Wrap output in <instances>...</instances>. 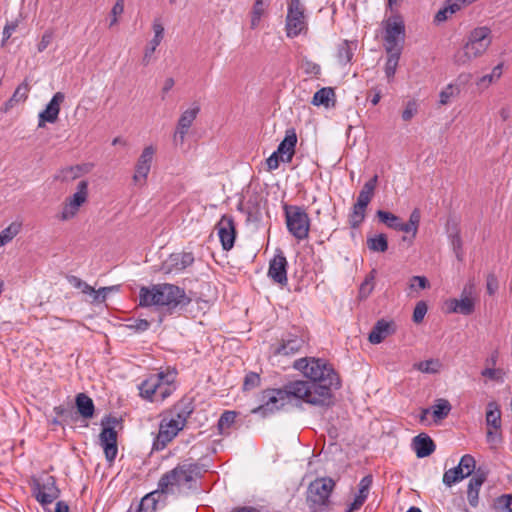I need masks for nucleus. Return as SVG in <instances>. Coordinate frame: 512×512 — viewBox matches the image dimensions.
I'll return each mask as SVG.
<instances>
[{
	"label": "nucleus",
	"instance_id": "1",
	"mask_svg": "<svg viewBox=\"0 0 512 512\" xmlns=\"http://www.w3.org/2000/svg\"><path fill=\"white\" fill-rule=\"evenodd\" d=\"M201 474L202 466L191 459L178 463L160 477L157 490L146 494L138 503L132 504L127 512H156L163 494L186 493L195 486Z\"/></svg>",
	"mask_w": 512,
	"mask_h": 512
},
{
	"label": "nucleus",
	"instance_id": "2",
	"mask_svg": "<svg viewBox=\"0 0 512 512\" xmlns=\"http://www.w3.org/2000/svg\"><path fill=\"white\" fill-rule=\"evenodd\" d=\"M191 298L185 290L170 283L155 284L151 287H141L139 291V305L141 307H163L173 312L189 305Z\"/></svg>",
	"mask_w": 512,
	"mask_h": 512
},
{
	"label": "nucleus",
	"instance_id": "3",
	"mask_svg": "<svg viewBox=\"0 0 512 512\" xmlns=\"http://www.w3.org/2000/svg\"><path fill=\"white\" fill-rule=\"evenodd\" d=\"M293 368L301 372L315 387H325L329 393L341 386L338 374L324 359L303 357L294 361Z\"/></svg>",
	"mask_w": 512,
	"mask_h": 512
},
{
	"label": "nucleus",
	"instance_id": "4",
	"mask_svg": "<svg viewBox=\"0 0 512 512\" xmlns=\"http://www.w3.org/2000/svg\"><path fill=\"white\" fill-rule=\"evenodd\" d=\"M492 43V31L488 26H478L472 29L462 46L453 56L458 66H466L473 60L482 57Z\"/></svg>",
	"mask_w": 512,
	"mask_h": 512
},
{
	"label": "nucleus",
	"instance_id": "5",
	"mask_svg": "<svg viewBox=\"0 0 512 512\" xmlns=\"http://www.w3.org/2000/svg\"><path fill=\"white\" fill-rule=\"evenodd\" d=\"M176 371L166 369L149 375L140 385V396L150 402H163L176 390Z\"/></svg>",
	"mask_w": 512,
	"mask_h": 512
},
{
	"label": "nucleus",
	"instance_id": "6",
	"mask_svg": "<svg viewBox=\"0 0 512 512\" xmlns=\"http://www.w3.org/2000/svg\"><path fill=\"white\" fill-rule=\"evenodd\" d=\"M191 413L192 410L189 407L180 408L177 405L164 414L159 423V432L153 441V450H163L185 427Z\"/></svg>",
	"mask_w": 512,
	"mask_h": 512
},
{
	"label": "nucleus",
	"instance_id": "7",
	"mask_svg": "<svg viewBox=\"0 0 512 512\" xmlns=\"http://www.w3.org/2000/svg\"><path fill=\"white\" fill-rule=\"evenodd\" d=\"M287 401L296 399L313 406H329L332 403L333 393L325 387H315L309 381L295 380L283 386Z\"/></svg>",
	"mask_w": 512,
	"mask_h": 512
},
{
	"label": "nucleus",
	"instance_id": "8",
	"mask_svg": "<svg viewBox=\"0 0 512 512\" xmlns=\"http://www.w3.org/2000/svg\"><path fill=\"white\" fill-rule=\"evenodd\" d=\"M283 211L288 232L298 241L306 239L310 230V218L306 210L301 206L284 204Z\"/></svg>",
	"mask_w": 512,
	"mask_h": 512
},
{
	"label": "nucleus",
	"instance_id": "9",
	"mask_svg": "<svg viewBox=\"0 0 512 512\" xmlns=\"http://www.w3.org/2000/svg\"><path fill=\"white\" fill-rule=\"evenodd\" d=\"M334 485L331 478L316 479L310 484L307 502L313 512H324L327 509Z\"/></svg>",
	"mask_w": 512,
	"mask_h": 512
},
{
	"label": "nucleus",
	"instance_id": "10",
	"mask_svg": "<svg viewBox=\"0 0 512 512\" xmlns=\"http://www.w3.org/2000/svg\"><path fill=\"white\" fill-rule=\"evenodd\" d=\"M285 31L288 38H295L308 31L305 8L300 0H290L288 3Z\"/></svg>",
	"mask_w": 512,
	"mask_h": 512
},
{
	"label": "nucleus",
	"instance_id": "11",
	"mask_svg": "<svg viewBox=\"0 0 512 512\" xmlns=\"http://www.w3.org/2000/svg\"><path fill=\"white\" fill-rule=\"evenodd\" d=\"M88 186L87 180L78 182L76 191L68 196L62 204L61 211L57 216L60 221H69L77 216L80 208L88 201Z\"/></svg>",
	"mask_w": 512,
	"mask_h": 512
},
{
	"label": "nucleus",
	"instance_id": "12",
	"mask_svg": "<svg viewBox=\"0 0 512 512\" xmlns=\"http://www.w3.org/2000/svg\"><path fill=\"white\" fill-rule=\"evenodd\" d=\"M405 25L401 18L388 19L384 24V48L386 52H402Z\"/></svg>",
	"mask_w": 512,
	"mask_h": 512
},
{
	"label": "nucleus",
	"instance_id": "13",
	"mask_svg": "<svg viewBox=\"0 0 512 512\" xmlns=\"http://www.w3.org/2000/svg\"><path fill=\"white\" fill-rule=\"evenodd\" d=\"M31 490L33 496L42 506L53 503L60 495L56 480L51 475L32 479Z\"/></svg>",
	"mask_w": 512,
	"mask_h": 512
},
{
	"label": "nucleus",
	"instance_id": "14",
	"mask_svg": "<svg viewBox=\"0 0 512 512\" xmlns=\"http://www.w3.org/2000/svg\"><path fill=\"white\" fill-rule=\"evenodd\" d=\"M260 401L261 404L252 409V413L260 414L262 416H266L280 410L288 402L287 394H285L283 387L280 389L264 390L261 393Z\"/></svg>",
	"mask_w": 512,
	"mask_h": 512
},
{
	"label": "nucleus",
	"instance_id": "15",
	"mask_svg": "<svg viewBox=\"0 0 512 512\" xmlns=\"http://www.w3.org/2000/svg\"><path fill=\"white\" fill-rule=\"evenodd\" d=\"M476 468L475 458L470 454H465L461 457L459 464L444 472L443 483L451 487L452 485L462 481L463 479L472 475Z\"/></svg>",
	"mask_w": 512,
	"mask_h": 512
},
{
	"label": "nucleus",
	"instance_id": "16",
	"mask_svg": "<svg viewBox=\"0 0 512 512\" xmlns=\"http://www.w3.org/2000/svg\"><path fill=\"white\" fill-rule=\"evenodd\" d=\"M156 152L157 148L152 144L143 148L135 163L134 174L132 177L136 184L140 186L146 184Z\"/></svg>",
	"mask_w": 512,
	"mask_h": 512
},
{
	"label": "nucleus",
	"instance_id": "17",
	"mask_svg": "<svg viewBox=\"0 0 512 512\" xmlns=\"http://www.w3.org/2000/svg\"><path fill=\"white\" fill-rule=\"evenodd\" d=\"M199 112L200 106L194 103L181 113L173 135V141L176 145L184 144L186 135L188 134L189 129L197 118Z\"/></svg>",
	"mask_w": 512,
	"mask_h": 512
},
{
	"label": "nucleus",
	"instance_id": "18",
	"mask_svg": "<svg viewBox=\"0 0 512 512\" xmlns=\"http://www.w3.org/2000/svg\"><path fill=\"white\" fill-rule=\"evenodd\" d=\"M287 266L288 263L284 253L281 250H277L269 262L268 277L281 286L287 285Z\"/></svg>",
	"mask_w": 512,
	"mask_h": 512
},
{
	"label": "nucleus",
	"instance_id": "19",
	"mask_svg": "<svg viewBox=\"0 0 512 512\" xmlns=\"http://www.w3.org/2000/svg\"><path fill=\"white\" fill-rule=\"evenodd\" d=\"M194 262V256L191 252L173 253L161 266L165 274H179Z\"/></svg>",
	"mask_w": 512,
	"mask_h": 512
},
{
	"label": "nucleus",
	"instance_id": "20",
	"mask_svg": "<svg viewBox=\"0 0 512 512\" xmlns=\"http://www.w3.org/2000/svg\"><path fill=\"white\" fill-rule=\"evenodd\" d=\"M65 100L63 92H56L46 105L45 109L38 115V127H45L46 123H55L58 120L61 105Z\"/></svg>",
	"mask_w": 512,
	"mask_h": 512
},
{
	"label": "nucleus",
	"instance_id": "21",
	"mask_svg": "<svg viewBox=\"0 0 512 512\" xmlns=\"http://www.w3.org/2000/svg\"><path fill=\"white\" fill-rule=\"evenodd\" d=\"M217 233L222 245V248L229 251L235 242L236 230L232 216L223 215L217 223Z\"/></svg>",
	"mask_w": 512,
	"mask_h": 512
},
{
	"label": "nucleus",
	"instance_id": "22",
	"mask_svg": "<svg viewBox=\"0 0 512 512\" xmlns=\"http://www.w3.org/2000/svg\"><path fill=\"white\" fill-rule=\"evenodd\" d=\"M99 438L106 459L110 463L113 462L118 453L116 431L112 427H104L100 433Z\"/></svg>",
	"mask_w": 512,
	"mask_h": 512
},
{
	"label": "nucleus",
	"instance_id": "23",
	"mask_svg": "<svg viewBox=\"0 0 512 512\" xmlns=\"http://www.w3.org/2000/svg\"><path fill=\"white\" fill-rule=\"evenodd\" d=\"M303 338L292 335L282 340V343L274 348L272 358L279 356H292L298 353L304 346Z\"/></svg>",
	"mask_w": 512,
	"mask_h": 512
},
{
	"label": "nucleus",
	"instance_id": "24",
	"mask_svg": "<svg viewBox=\"0 0 512 512\" xmlns=\"http://www.w3.org/2000/svg\"><path fill=\"white\" fill-rule=\"evenodd\" d=\"M486 478L487 473L479 468L469 480L467 486V499L472 507H476L478 505L479 492L483 483L486 481Z\"/></svg>",
	"mask_w": 512,
	"mask_h": 512
},
{
	"label": "nucleus",
	"instance_id": "25",
	"mask_svg": "<svg viewBox=\"0 0 512 512\" xmlns=\"http://www.w3.org/2000/svg\"><path fill=\"white\" fill-rule=\"evenodd\" d=\"M297 143V136L293 129L286 132L285 138L278 145L277 153L281 155L282 162H291Z\"/></svg>",
	"mask_w": 512,
	"mask_h": 512
},
{
	"label": "nucleus",
	"instance_id": "26",
	"mask_svg": "<svg viewBox=\"0 0 512 512\" xmlns=\"http://www.w3.org/2000/svg\"><path fill=\"white\" fill-rule=\"evenodd\" d=\"M412 446L418 458L428 457L436 448L431 437L425 433L415 436L412 441Z\"/></svg>",
	"mask_w": 512,
	"mask_h": 512
},
{
	"label": "nucleus",
	"instance_id": "27",
	"mask_svg": "<svg viewBox=\"0 0 512 512\" xmlns=\"http://www.w3.org/2000/svg\"><path fill=\"white\" fill-rule=\"evenodd\" d=\"M393 332V322L381 319L378 320L372 328L368 340L372 344H379Z\"/></svg>",
	"mask_w": 512,
	"mask_h": 512
},
{
	"label": "nucleus",
	"instance_id": "28",
	"mask_svg": "<svg viewBox=\"0 0 512 512\" xmlns=\"http://www.w3.org/2000/svg\"><path fill=\"white\" fill-rule=\"evenodd\" d=\"M474 1L475 0H447L444 7L436 13L434 21L437 23L444 22L464 6Z\"/></svg>",
	"mask_w": 512,
	"mask_h": 512
},
{
	"label": "nucleus",
	"instance_id": "29",
	"mask_svg": "<svg viewBox=\"0 0 512 512\" xmlns=\"http://www.w3.org/2000/svg\"><path fill=\"white\" fill-rule=\"evenodd\" d=\"M371 485H372V476L371 475H367L360 480L358 493L355 496L353 502L350 504V506L346 512H354V511L360 509V507L364 504V502L366 501V499L369 495Z\"/></svg>",
	"mask_w": 512,
	"mask_h": 512
},
{
	"label": "nucleus",
	"instance_id": "30",
	"mask_svg": "<svg viewBox=\"0 0 512 512\" xmlns=\"http://www.w3.org/2000/svg\"><path fill=\"white\" fill-rule=\"evenodd\" d=\"M475 289V285L473 282H470L465 285L461 298L458 299V308L459 314L462 315H470L474 312V300L471 297Z\"/></svg>",
	"mask_w": 512,
	"mask_h": 512
},
{
	"label": "nucleus",
	"instance_id": "31",
	"mask_svg": "<svg viewBox=\"0 0 512 512\" xmlns=\"http://www.w3.org/2000/svg\"><path fill=\"white\" fill-rule=\"evenodd\" d=\"M378 182V176L374 175L369 181H367L364 186L362 187L361 191L359 192V195L357 197L356 205H358V208H367L370 201L372 200L374 196V191L377 186Z\"/></svg>",
	"mask_w": 512,
	"mask_h": 512
},
{
	"label": "nucleus",
	"instance_id": "32",
	"mask_svg": "<svg viewBox=\"0 0 512 512\" xmlns=\"http://www.w3.org/2000/svg\"><path fill=\"white\" fill-rule=\"evenodd\" d=\"M75 403L79 414L83 418L89 419L93 417L95 406L93 400L88 395L85 393H79L76 396Z\"/></svg>",
	"mask_w": 512,
	"mask_h": 512
},
{
	"label": "nucleus",
	"instance_id": "33",
	"mask_svg": "<svg viewBox=\"0 0 512 512\" xmlns=\"http://www.w3.org/2000/svg\"><path fill=\"white\" fill-rule=\"evenodd\" d=\"M30 85L27 81L22 82L14 91L11 98L5 103V111L13 108L15 104L23 103L28 98Z\"/></svg>",
	"mask_w": 512,
	"mask_h": 512
},
{
	"label": "nucleus",
	"instance_id": "34",
	"mask_svg": "<svg viewBox=\"0 0 512 512\" xmlns=\"http://www.w3.org/2000/svg\"><path fill=\"white\" fill-rule=\"evenodd\" d=\"M451 409L452 406L447 399L439 398L435 400L430 410L432 412L434 421L440 422L449 415Z\"/></svg>",
	"mask_w": 512,
	"mask_h": 512
},
{
	"label": "nucleus",
	"instance_id": "35",
	"mask_svg": "<svg viewBox=\"0 0 512 512\" xmlns=\"http://www.w3.org/2000/svg\"><path fill=\"white\" fill-rule=\"evenodd\" d=\"M271 0H255L251 11V28L255 29L259 26L260 21L266 15Z\"/></svg>",
	"mask_w": 512,
	"mask_h": 512
},
{
	"label": "nucleus",
	"instance_id": "36",
	"mask_svg": "<svg viewBox=\"0 0 512 512\" xmlns=\"http://www.w3.org/2000/svg\"><path fill=\"white\" fill-rule=\"evenodd\" d=\"M486 424L494 430L501 428V411L496 402H489L487 405Z\"/></svg>",
	"mask_w": 512,
	"mask_h": 512
},
{
	"label": "nucleus",
	"instance_id": "37",
	"mask_svg": "<svg viewBox=\"0 0 512 512\" xmlns=\"http://www.w3.org/2000/svg\"><path fill=\"white\" fill-rule=\"evenodd\" d=\"M356 49V43L349 42L347 40L339 44L337 50V60L340 65H347L351 62L354 50Z\"/></svg>",
	"mask_w": 512,
	"mask_h": 512
},
{
	"label": "nucleus",
	"instance_id": "38",
	"mask_svg": "<svg viewBox=\"0 0 512 512\" xmlns=\"http://www.w3.org/2000/svg\"><path fill=\"white\" fill-rule=\"evenodd\" d=\"M503 67H504L503 63L497 64L492 69L491 73L483 75L482 77H480L477 80L476 85L478 87L482 88V89H486L491 84L496 83L501 78V76L503 74Z\"/></svg>",
	"mask_w": 512,
	"mask_h": 512
},
{
	"label": "nucleus",
	"instance_id": "39",
	"mask_svg": "<svg viewBox=\"0 0 512 512\" xmlns=\"http://www.w3.org/2000/svg\"><path fill=\"white\" fill-rule=\"evenodd\" d=\"M420 223V212L418 209H415L411 212L409 221L407 223L400 222L398 231H402L407 234H411L412 238H415L418 232V227Z\"/></svg>",
	"mask_w": 512,
	"mask_h": 512
},
{
	"label": "nucleus",
	"instance_id": "40",
	"mask_svg": "<svg viewBox=\"0 0 512 512\" xmlns=\"http://www.w3.org/2000/svg\"><path fill=\"white\" fill-rule=\"evenodd\" d=\"M387 59L384 72L388 82H392L398 67L399 59L402 52H386Z\"/></svg>",
	"mask_w": 512,
	"mask_h": 512
},
{
	"label": "nucleus",
	"instance_id": "41",
	"mask_svg": "<svg viewBox=\"0 0 512 512\" xmlns=\"http://www.w3.org/2000/svg\"><path fill=\"white\" fill-rule=\"evenodd\" d=\"M335 96V93H334V90L330 87H324V88H321L320 90H318L313 98H312V101L311 103L314 105V106H325V107H329L330 106V102L333 100Z\"/></svg>",
	"mask_w": 512,
	"mask_h": 512
},
{
	"label": "nucleus",
	"instance_id": "42",
	"mask_svg": "<svg viewBox=\"0 0 512 512\" xmlns=\"http://www.w3.org/2000/svg\"><path fill=\"white\" fill-rule=\"evenodd\" d=\"M367 247L372 252L384 253L388 249V240L385 234H377L367 238Z\"/></svg>",
	"mask_w": 512,
	"mask_h": 512
},
{
	"label": "nucleus",
	"instance_id": "43",
	"mask_svg": "<svg viewBox=\"0 0 512 512\" xmlns=\"http://www.w3.org/2000/svg\"><path fill=\"white\" fill-rule=\"evenodd\" d=\"M21 224L17 222L11 223L0 232V247L11 242L20 232Z\"/></svg>",
	"mask_w": 512,
	"mask_h": 512
},
{
	"label": "nucleus",
	"instance_id": "44",
	"mask_svg": "<svg viewBox=\"0 0 512 512\" xmlns=\"http://www.w3.org/2000/svg\"><path fill=\"white\" fill-rule=\"evenodd\" d=\"M442 364L438 359L421 361L414 365V368L422 373L436 374L441 370Z\"/></svg>",
	"mask_w": 512,
	"mask_h": 512
},
{
	"label": "nucleus",
	"instance_id": "45",
	"mask_svg": "<svg viewBox=\"0 0 512 512\" xmlns=\"http://www.w3.org/2000/svg\"><path fill=\"white\" fill-rule=\"evenodd\" d=\"M377 216L381 222L386 224L389 228L398 230L400 225V218L395 214L383 210L377 211Z\"/></svg>",
	"mask_w": 512,
	"mask_h": 512
},
{
	"label": "nucleus",
	"instance_id": "46",
	"mask_svg": "<svg viewBox=\"0 0 512 512\" xmlns=\"http://www.w3.org/2000/svg\"><path fill=\"white\" fill-rule=\"evenodd\" d=\"M162 41L158 40V39H154L152 38L148 44L146 45L145 49H144V52H143V56H142V64L144 66H148L152 60H153V55L157 49V47L161 44Z\"/></svg>",
	"mask_w": 512,
	"mask_h": 512
},
{
	"label": "nucleus",
	"instance_id": "47",
	"mask_svg": "<svg viewBox=\"0 0 512 512\" xmlns=\"http://www.w3.org/2000/svg\"><path fill=\"white\" fill-rule=\"evenodd\" d=\"M460 93V89L453 85L448 84L440 93H439V103L441 105H446L450 102V100L457 96Z\"/></svg>",
	"mask_w": 512,
	"mask_h": 512
},
{
	"label": "nucleus",
	"instance_id": "48",
	"mask_svg": "<svg viewBox=\"0 0 512 512\" xmlns=\"http://www.w3.org/2000/svg\"><path fill=\"white\" fill-rule=\"evenodd\" d=\"M365 208H358V205L354 204L352 211L349 215V223L352 228H357L365 219Z\"/></svg>",
	"mask_w": 512,
	"mask_h": 512
},
{
	"label": "nucleus",
	"instance_id": "49",
	"mask_svg": "<svg viewBox=\"0 0 512 512\" xmlns=\"http://www.w3.org/2000/svg\"><path fill=\"white\" fill-rule=\"evenodd\" d=\"M481 375L489 380L503 383L505 372L501 368L486 367L481 371Z\"/></svg>",
	"mask_w": 512,
	"mask_h": 512
},
{
	"label": "nucleus",
	"instance_id": "50",
	"mask_svg": "<svg viewBox=\"0 0 512 512\" xmlns=\"http://www.w3.org/2000/svg\"><path fill=\"white\" fill-rule=\"evenodd\" d=\"M236 413L234 411H225L218 420V428L221 434L225 433V430L235 422Z\"/></svg>",
	"mask_w": 512,
	"mask_h": 512
},
{
	"label": "nucleus",
	"instance_id": "51",
	"mask_svg": "<svg viewBox=\"0 0 512 512\" xmlns=\"http://www.w3.org/2000/svg\"><path fill=\"white\" fill-rule=\"evenodd\" d=\"M68 282L74 288L80 289L82 291V293H84V294L91 295L93 292H95V289L92 286H90L88 283L84 282L83 280H81L80 278H78L76 276L68 277Z\"/></svg>",
	"mask_w": 512,
	"mask_h": 512
},
{
	"label": "nucleus",
	"instance_id": "52",
	"mask_svg": "<svg viewBox=\"0 0 512 512\" xmlns=\"http://www.w3.org/2000/svg\"><path fill=\"white\" fill-rule=\"evenodd\" d=\"M417 111H418L417 101L414 99L409 100L406 103L404 110L402 111L401 117L404 121L408 122L417 114Z\"/></svg>",
	"mask_w": 512,
	"mask_h": 512
},
{
	"label": "nucleus",
	"instance_id": "53",
	"mask_svg": "<svg viewBox=\"0 0 512 512\" xmlns=\"http://www.w3.org/2000/svg\"><path fill=\"white\" fill-rule=\"evenodd\" d=\"M301 68L305 72V74L310 76H318L321 72V67L317 63L304 59L301 64Z\"/></svg>",
	"mask_w": 512,
	"mask_h": 512
},
{
	"label": "nucleus",
	"instance_id": "54",
	"mask_svg": "<svg viewBox=\"0 0 512 512\" xmlns=\"http://www.w3.org/2000/svg\"><path fill=\"white\" fill-rule=\"evenodd\" d=\"M82 169L80 166L68 167L61 171L60 178L62 181L74 180L80 176Z\"/></svg>",
	"mask_w": 512,
	"mask_h": 512
},
{
	"label": "nucleus",
	"instance_id": "55",
	"mask_svg": "<svg viewBox=\"0 0 512 512\" xmlns=\"http://www.w3.org/2000/svg\"><path fill=\"white\" fill-rule=\"evenodd\" d=\"M427 304L424 301H419L413 311V321L415 323H420L424 319L427 313Z\"/></svg>",
	"mask_w": 512,
	"mask_h": 512
},
{
	"label": "nucleus",
	"instance_id": "56",
	"mask_svg": "<svg viewBox=\"0 0 512 512\" xmlns=\"http://www.w3.org/2000/svg\"><path fill=\"white\" fill-rule=\"evenodd\" d=\"M430 287L429 281L425 276H413L410 279L409 288L411 290L418 289H427Z\"/></svg>",
	"mask_w": 512,
	"mask_h": 512
},
{
	"label": "nucleus",
	"instance_id": "57",
	"mask_svg": "<svg viewBox=\"0 0 512 512\" xmlns=\"http://www.w3.org/2000/svg\"><path fill=\"white\" fill-rule=\"evenodd\" d=\"M54 38V33L52 30H47L43 33L39 43L37 44V51L39 53L43 52L52 42Z\"/></svg>",
	"mask_w": 512,
	"mask_h": 512
},
{
	"label": "nucleus",
	"instance_id": "58",
	"mask_svg": "<svg viewBox=\"0 0 512 512\" xmlns=\"http://www.w3.org/2000/svg\"><path fill=\"white\" fill-rule=\"evenodd\" d=\"M119 288L118 286H109V287H102L98 290H95L91 295H93V301L97 302H103L105 301L107 297V293L110 291H117Z\"/></svg>",
	"mask_w": 512,
	"mask_h": 512
},
{
	"label": "nucleus",
	"instance_id": "59",
	"mask_svg": "<svg viewBox=\"0 0 512 512\" xmlns=\"http://www.w3.org/2000/svg\"><path fill=\"white\" fill-rule=\"evenodd\" d=\"M127 327L134 332H144L150 327V323L146 319H137L128 324Z\"/></svg>",
	"mask_w": 512,
	"mask_h": 512
},
{
	"label": "nucleus",
	"instance_id": "60",
	"mask_svg": "<svg viewBox=\"0 0 512 512\" xmlns=\"http://www.w3.org/2000/svg\"><path fill=\"white\" fill-rule=\"evenodd\" d=\"M123 11H124V0H117L111 10L112 18L110 21V27L114 26L118 22L117 16L122 14Z\"/></svg>",
	"mask_w": 512,
	"mask_h": 512
},
{
	"label": "nucleus",
	"instance_id": "61",
	"mask_svg": "<svg viewBox=\"0 0 512 512\" xmlns=\"http://www.w3.org/2000/svg\"><path fill=\"white\" fill-rule=\"evenodd\" d=\"M499 284L495 274L490 273L487 275L486 288L489 295H494L498 290Z\"/></svg>",
	"mask_w": 512,
	"mask_h": 512
},
{
	"label": "nucleus",
	"instance_id": "62",
	"mask_svg": "<svg viewBox=\"0 0 512 512\" xmlns=\"http://www.w3.org/2000/svg\"><path fill=\"white\" fill-rule=\"evenodd\" d=\"M281 161V155L277 153V151H274L266 160L268 170H276L279 167Z\"/></svg>",
	"mask_w": 512,
	"mask_h": 512
},
{
	"label": "nucleus",
	"instance_id": "63",
	"mask_svg": "<svg viewBox=\"0 0 512 512\" xmlns=\"http://www.w3.org/2000/svg\"><path fill=\"white\" fill-rule=\"evenodd\" d=\"M260 382V377L257 373L250 372L245 376L244 379V388L251 389L256 387Z\"/></svg>",
	"mask_w": 512,
	"mask_h": 512
},
{
	"label": "nucleus",
	"instance_id": "64",
	"mask_svg": "<svg viewBox=\"0 0 512 512\" xmlns=\"http://www.w3.org/2000/svg\"><path fill=\"white\" fill-rule=\"evenodd\" d=\"M152 30L154 33L153 38L162 41L164 39V26L160 19H154L152 23Z\"/></svg>",
	"mask_w": 512,
	"mask_h": 512
}]
</instances>
